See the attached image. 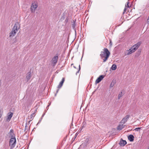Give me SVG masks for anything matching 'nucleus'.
I'll return each instance as SVG.
<instances>
[{"instance_id": "f257e3e1", "label": "nucleus", "mask_w": 149, "mask_h": 149, "mask_svg": "<svg viewBox=\"0 0 149 149\" xmlns=\"http://www.w3.org/2000/svg\"><path fill=\"white\" fill-rule=\"evenodd\" d=\"M103 51L101 52L100 56L102 58H104L103 59V62H106L110 54V52L107 48H104L103 49Z\"/></svg>"}, {"instance_id": "f03ea898", "label": "nucleus", "mask_w": 149, "mask_h": 149, "mask_svg": "<svg viewBox=\"0 0 149 149\" xmlns=\"http://www.w3.org/2000/svg\"><path fill=\"white\" fill-rule=\"evenodd\" d=\"M19 23H15L10 33L9 37H12L14 36L19 30Z\"/></svg>"}, {"instance_id": "7ed1b4c3", "label": "nucleus", "mask_w": 149, "mask_h": 149, "mask_svg": "<svg viewBox=\"0 0 149 149\" xmlns=\"http://www.w3.org/2000/svg\"><path fill=\"white\" fill-rule=\"evenodd\" d=\"M16 139L15 137L11 138L9 141V146L10 149L14 148L16 145Z\"/></svg>"}, {"instance_id": "20e7f679", "label": "nucleus", "mask_w": 149, "mask_h": 149, "mask_svg": "<svg viewBox=\"0 0 149 149\" xmlns=\"http://www.w3.org/2000/svg\"><path fill=\"white\" fill-rule=\"evenodd\" d=\"M38 7V3L36 2H34L33 3L31 7V11L32 13H34L36 9Z\"/></svg>"}, {"instance_id": "39448f33", "label": "nucleus", "mask_w": 149, "mask_h": 149, "mask_svg": "<svg viewBox=\"0 0 149 149\" xmlns=\"http://www.w3.org/2000/svg\"><path fill=\"white\" fill-rule=\"evenodd\" d=\"M131 4L129 2V1H128L126 3L125 5V7L124 9L123 13H127L128 11V8L131 7Z\"/></svg>"}, {"instance_id": "423d86ee", "label": "nucleus", "mask_w": 149, "mask_h": 149, "mask_svg": "<svg viewBox=\"0 0 149 149\" xmlns=\"http://www.w3.org/2000/svg\"><path fill=\"white\" fill-rule=\"evenodd\" d=\"M130 117V116L129 115H127L125 116V117L123 118V119L121 120L120 122L121 124H124L125 123L127 122V120Z\"/></svg>"}, {"instance_id": "0eeeda50", "label": "nucleus", "mask_w": 149, "mask_h": 149, "mask_svg": "<svg viewBox=\"0 0 149 149\" xmlns=\"http://www.w3.org/2000/svg\"><path fill=\"white\" fill-rule=\"evenodd\" d=\"M13 115V113L11 112H9L8 113L7 118L6 120L7 122H9Z\"/></svg>"}, {"instance_id": "6e6552de", "label": "nucleus", "mask_w": 149, "mask_h": 149, "mask_svg": "<svg viewBox=\"0 0 149 149\" xmlns=\"http://www.w3.org/2000/svg\"><path fill=\"white\" fill-rule=\"evenodd\" d=\"M104 76L103 75H100L99 77L96 80L95 83L96 84L99 83L104 78Z\"/></svg>"}, {"instance_id": "1a4fd4ad", "label": "nucleus", "mask_w": 149, "mask_h": 149, "mask_svg": "<svg viewBox=\"0 0 149 149\" xmlns=\"http://www.w3.org/2000/svg\"><path fill=\"white\" fill-rule=\"evenodd\" d=\"M58 56H55L53 58L52 60V62L53 64H55L57 62L58 59Z\"/></svg>"}, {"instance_id": "9d476101", "label": "nucleus", "mask_w": 149, "mask_h": 149, "mask_svg": "<svg viewBox=\"0 0 149 149\" xmlns=\"http://www.w3.org/2000/svg\"><path fill=\"white\" fill-rule=\"evenodd\" d=\"M31 73L29 72L27 74V75L26 77V80L27 82L31 78Z\"/></svg>"}, {"instance_id": "9b49d317", "label": "nucleus", "mask_w": 149, "mask_h": 149, "mask_svg": "<svg viewBox=\"0 0 149 149\" xmlns=\"http://www.w3.org/2000/svg\"><path fill=\"white\" fill-rule=\"evenodd\" d=\"M65 81L64 78H63L62 79L61 81L60 82L59 85L58 86V88H60L62 86L63 83H64Z\"/></svg>"}, {"instance_id": "f8f14e48", "label": "nucleus", "mask_w": 149, "mask_h": 149, "mask_svg": "<svg viewBox=\"0 0 149 149\" xmlns=\"http://www.w3.org/2000/svg\"><path fill=\"white\" fill-rule=\"evenodd\" d=\"M126 143L127 142L125 141L122 140L120 141L119 143L120 145L121 146H124Z\"/></svg>"}, {"instance_id": "ddd939ff", "label": "nucleus", "mask_w": 149, "mask_h": 149, "mask_svg": "<svg viewBox=\"0 0 149 149\" xmlns=\"http://www.w3.org/2000/svg\"><path fill=\"white\" fill-rule=\"evenodd\" d=\"M128 138L130 141H132L134 140V136L133 135L130 134L128 136Z\"/></svg>"}, {"instance_id": "4468645a", "label": "nucleus", "mask_w": 149, "mask_h": 149, "mask_svg": "<svg viewBox=\"0 0 149 149\" xmlns=\"http://www.w3.org/2000/svg\"><path fill=\"white\" fill-rule=\"evenodd\" d=\"M124 126L125 125H123V124H120L118 126L117 129L118 130H121L124 127Z\"/></svg>"}, {"instance_id": "2eb2a0df", "label": "nucleus", "mask_w": 149, "mask_h": 149, "mask_svg": "<svg viewBox=\"0 0 149 149\" xmlns=\"http://www.w3.org/2000/svg\"><path fill=\"white\" fill-rule=\"evenodd\" d=\"M141 44V42L139 41L136 44L134 45V47H135L137 49L140 46Z\"/></svg>"}, {"instance_id": "dca6fc26", "label": "nucleus", "mask_w": 149, "mask_h": 149, "mask_svg": "<svg viewBox=\"0 0 149 149\" xmlns=\"http://www.w3.org/2000/svg\"><path fill=\"white\" fill-rule=\"evenodd\" d=\"M116 66L115 64H113L112 65L111 69L113 70H115L116 69Z\"/></svg>"}, {"instance_id": "f3484780", "label": "nucleus", "mask_w": 149, "mask_h": 149, "mask_svg": "<svg viewBox=\"0 0 149 149\" xmlns=\"http://www.w3.org/2000/svg\"><path fill=\"white\" fill-rule=\"evenodd\" d=\"M123 94L122 92H120V93L118 96V99H120V98L123 96Z\"/></svg>"}, {"instance_id": "a211bd4d", "label": "nucleus", "mask_w": 149, "mask_h": 149, "mask_svg": "<svg viewBox=\"0 0 149 149\" xmlns=\"http://www.w3.org/2000/svg\"><path fill=\"white\" fill-rule=\"evenodd\" d=\"M132 49V50L134 52L136 50H137V49L134 46V45L132 46L131 48Z\"/></svg>"}, {"instance_id": "6ab92c4d", "label": "nucleus", "mask_w": 149, "mask_h": 149, "mask_svg": "<svg viewBox=\"0 0 149 149\" xmlns=\"http://www.w3.org/2000/svg\"><path fill=\"white\" fill-rule=\"evenodd\" d=\"M128 53L127 54V55H129L131 54H132V52H131V49H130L128 50Z\"/></svg>"}, {"instance_id": "aec40b11", "label": "nucleus", "mask_w": 149, "mask_h": 149, "mask_svg": "<svg viewBox=\"0 0 149 149\" xmlns=\"http://www.w3.org/2000/svg\"><path fill=\"white\" fill-rule=\"evenodd\" d=\"M141 128V127L136 128L135 129V130L136 131H139Z\"/></svg>"}, {"instance_id": "412c9836", "label": "nucleus", "mask_w": 149, "mask_h": 149, "mask_svg": "<svg viewBox=\"0 0 149 149\" xmlns=\"http://www.w3.org/2000/svg\"><path fill=\"white\" fill-rule=\"evenodd\" d=\"M34 113H33L30 116L31 119H32V118H33L34 117Z\"/></svg>"}, {"instance_id": "4be33fe9", "label": "nucleus", "mask_w": 149, "mask_h": 149, "mask_svg": "<svg viewBox=\"0 0 149 149\" xmlns=\"http://www.w3.org/2000/svg\"><path fill=\"white\" fill-rule=\"evenodd\" d=\"M113 82L111 83L110 85V87H112L113 86V84H112V83H113Z\"/></svg>"}, {"instance_id": "5701e85b", "label": "nucleus", "mask_w": 149, "mask_h": 149, "mask_svg": "<svg viewBox=\"0 0 149 149\" xmlns=\"http://www.w3.org/2000/svg\"><path fill=\"white\" fill-rule=\"evenodd\" d=\"M110 44L111 46L112 45V42L111 40H110Z\"/></svg>"}, {"instance_id": "b1692460", "label": "nucleus", "mask_w": 149, "mask_h": 149, "mask_svg": "<svg viewBox=\"0 0 149 149\" xmlns=\"http://www.w3.org/2000/svg\"><path fill=\"white\" fill-rule=\"evenodd\" d=\"M147 22L148 24H149V19H148L147 21Z\"/></svg>"}, {"instance_id": "393cba45", "label": "nucleus", "mask_w": 149, "mask_h": 149, "mask_svg": "<svg viewBox=\"0 0 149 149\" xmlns=\"http://www.w3.org/2000/svg\"><path fill=\"white\" fill-rule=\"evenodd\" d=\"M131 52H132V53H133V52H134L132 50V49L131 48Z\"/></svg>"}, {"instance_id": "a878e982", "label": "nucleus", "mask_w": 149, "mask_h": 149, "mask_svg": "<svg viewBox=\"0 0 149 149\" xmlns=\"http://www.w3.org/2000/svg\"><path fill=\"white\" fill-rule=\"evenodd\" d=\"M2 116V114L1 113H0V118Z\"/></svg>"}, {"instance_id": "bb28decb", "label": "nucleus", "mask_w": 149, "mask_h": 149, "mask_svg": "<svg viewBox=\"0 0 149 149\" xmlns=\"http://www.w3.org/2000/svg\"><path fill=\"white\" fill-rule=\"evenodd\" d=\"M79 70L80 69V65L79 66Z\"/></svg>"}, {"instance_id": "cd10ccee", "label": "nucleus", "mask_w": 149, "mask_h": 149, "mask_svg": "<svg viewBox=\"0 0 149 149\" xmlns=\"http://www.w3.org/2000/svg\"><path fill=\"white\" fill-rule=\"evenodd\" d=\"M73 26H75L74 24H73Z\"/></svg>"}, {"instance_id": "c85d7f7f", "label": "nucleus", "mask_w": 149, "mask_h": 149, "mask_svg": "<svg viewBox=\"0 0 149 149\" xmlns=\"http://www.w3.org/2000/svg\"><path fill=\"white\" fill-rule=\"evenodd\" d=\"M44 116V115L43 114L42 116V118L43 116Z\"/></svg>"}, {"instance_id": "c756f323", "label": "nucleus", "mask_w": 149, "mask_h": 149, "mask_svg": "<svg viewBox=\"0 0 149 149\" xmlns=\"http://www.w3.org/2000/svg\"><path fill=\"white\" fill-rule=\"evenodd\" d=\"M41 120H40L39 121V123L40 121H41Z\"/></svg>"}, {"instance_id": "7c9ffc66", "label": "nucleus", "mask_w": 149, "mask_h": 149, "mask_svg": "<svg viewBox=\"0 0 149 149\" xmlns=\"http://www.w3.org/2000/svg\"><path fill=\"white\" fill-rule=\"evenodd\" d=\"M41 120H40L39 121V123L40 121H41Z\"/></svg>"}, {"instance_id": "2f4dec72", "label": "nucleus", "mask_w": 149, "mask_h": 149, "mask_svg": "<svg viewBox=\"0 0 149 149\" xmlns=\"http://www.w3.org/2000/svg\"><path fill=\"white\" fill-rule=\"evenodd\" d=\"M58 90L57 91V92H58Z\"/></svg>"}, {"instance_id": "473e14b6", "label": "nucleus", "mask_w": 149, "mask_h": 149, "mask_svg": "<svg viewBox=\"0 0 149 149\" xmlns=\"http://www.w3.org/2000/svg\"><path fill=\"white\" fill-rule=\"evenodd\" d=\"M76 136H77V134H76Z\"/></svg>"}, {"instance_id": "72a5a7b5", "label": "nucleus", "mask_w": 149, "mask_h": 149, "mask_svg": "<svg viewBox=\"0 0 149 149\" xmlns=\"http://www.w3.org/2000/svg\"><path fill=\"white\" fill-rule=\"evenodd\" d=\"M76 136H77V134H76Z\"/></svg>"}]
</instances>
